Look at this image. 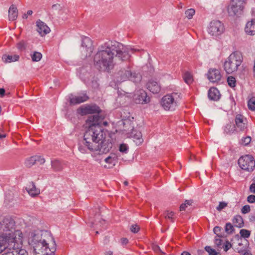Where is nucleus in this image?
<instances>
[{
  "label": "nucleus",
  "instance_id": "obj_1",
  "mask_svg": "<svg viewBox=\"0 0 255 255\" xmlns=\"http://www.w3.org/2000/svg\"><path fill=\"white\" fill-rule=\"evenodd\" d=\"M130 50L136 51L117 41L106 42L98 47L94 56V65L99 70L109 72L113 68L117 58L122 61L128 60Z\"/></svg>",
  "mask_w": 255,
  "mask_h": 255
},
{
  "label": "nucleus",
  "instance_id": "obj_2",
  "mask_svg": "<svg viewBox=\"0 0 255 255\" xmlns=\"http://www.w3.org/2000/svg\"><path fill=\"white\" fill-rule=\"evenodd\" d=\"M28 244L36 255H54L56 243L51 233L47 231H34L29 234Z\"/></svg>",
  "mask_w": 255,
  "mask_h": 255
},
{
  "label": "nucleus",
  "instance_id": "obj_3",
  "mask_svg": "<svg viewBox=\"0 0 255 255\" xmlns=\"http://www.w3.org/2000/svg\"><path fill=\"white\" fill-rule=\"evenodd\" d=\"M93 131H95L96 130L100 129L101 133H102V138L99 140H93L92 145H91L89 148L90 151H99L101 153H106L108 152L112 148L113 144L110 139H105V133L102 129L100 126L96 125H92Z\"/></svg>",
  "mask_w": 255,
  "mask_h": 255
},
{
  "label": "nucleus",
  "instance_id": "obj_4",
  "mask_svg": "<svg viewBox=\"0 0 255 255\" xmlns=\"http://www.w3.org/2000/svg\"><path fill=\"white\" fill-rule=\"evenodd\" d=\"M80 113L83 115L94 114L90 116L86 120L87 123L89 125V127L92 125H96L100 126L104 116L102 115L101 110L100 108L96 105H87L80 109Z\"/></svg>",
  "mask_w": 255,
  "mask_h": 255
},
{
  "label": "nucleus",
  "instance_id": "obj_5",
  "mask_svg": "<svg viewBox=\"0 0 255 255\" xmlns=\"http://www.w3.org/2000/svg\"><path fill=\"white\" fill-rule=\"evenodd\" d=\"M102 133L101 131L98 129L95 131H93L92 125L88 127L85 131L84 134V139L80 141L78 144V150L82 153H86L87 150H90L89 148L91 145H92L93 140H99L102 138Z\"/></svg>",
  "mask_w": 255,
  "mask_h": 255
},
{
  "label": "nucleus",
  "instance_id": "obj_6",
  "mask_svg": "<svg viewBox=\"0 0 255 255\" xmlns=\"http://www.w3.org/2000/svg\"><path fill=\"white\" fill-rule=\"evenodd\" d=\"M115 78L118 83L128 80L137 83L141 80V76L139 73L131 72L128 66L127 68H121L115 74Z\"/></svg>",
  "mask_w": 255,
  "mask_h": 255
},
{
  "label": "nucleus",
  "instance_id": "obj_7",
  "mask_svg": "<svg viewBox=\"0 0 255 255\" xmlns=\"http://www.w3.org/2000/svg\"><path fill=\"white\" fill-rule=\"evenodd\" d=\"M14 240L12 243V247H8L5 253L3 255H28L25 249H22L23 236L21 231H17L15 233Z\"/></svg>",
  "mask_w": 255,
  "mask_h": 255
},
{
  "label": "nucleus",
  "instance_id": "obj_8",
  "mask_svg": "<svg viewBox=\"0 0 255 255\" xmlns=\"http://www.w3.org/2000/svg\"><path fill=\"white\" fill-rule=\"evenodd\" d=\"M180 99V93L173 92L164 96L162 98L161 105L165 110L174 111Z\"/></svg>",
  "mask_w": 255,
  "mask_h": 255
},
{
  "label": "nucleus",
  "instance_id": "obj_9",
  "mask_svg": "<svg viewBox=\"0 0 255 255\" xmlns=\"http://www.w3.org/2000/svg\"><path fill=\"white\" fill-rule=\"evenodd\" d=\"M19 230H15V222L11 217H5L0 222V232L2 235L9 238Z\"/></svg>",
  "mask_w": 255,
  "mask_h": 255
},
{
  "label": "nucleus",
  "instance_id": "obj_10",
  "mask_svg": "<svg viewBox=\"0 0 255 255\" xmlns=\"http://www.w3.org/2000/svg\"><path fill=\"white\" fill-rule=\"evenodd\" d=\"M239 66V53L235 51L228 57L224 64V70L227 74H231L236 71Z\"/></svg>",
  "mask_w": 255,
  "mask_h": 255
},
{
  "label": "nucleus",
  "instance_id": "obj_11",
  "mask_svg": "<svg viewBox=\"0 0 255 255\" xmlns=\"http://www.w3.org/2000/svg\"><path fill=\"white\" fill-rule=\"evenodd\" d=\"M240 168L248 172L247 176L253 171L255 168V160L251 155H245L240 157Z\"/></svg>",
  "mask_w": 255,
  "mask_h": 255
},
{
  "label": "nucleus",
  "instance_id": "obj_12",
  "mask_svg": "<svg viewBox=\"0 0 255 255\" xmlns=\"http://www.w3.org/2000/svg\"><path fill=\"white\" fill-rule=\"evenodd\" d=\"M225 30L223 23L219 20H214L210 22L208 27V33L214 36H217L222 34Z\"/></svg>",
  "mask_w": 255,
  "mask_h": 255
},
{
  "label": "nucleus",
  "instance_id": "obj_13",
  "mask_svg": "<svg viewBox=\"0 0 255 255\" xmlns=\"http://www.w3.org/2000/svg\"><path fill=\"white\" fill-rule=\"evenodd\" d=\"M94 47L91 39L88 37H84L82 38L81 51L82 55L85 58L91 56Z\"/></svg>",
  "mask_w": 255,
  "mask_h": 255
},
{
  "label": "nucleus",
  "instance_id": "obj_14",
  "mask_svg": "<svg viewBox=\"0 0 255 255\" xmlns=\"http://www.w3.org/2000/svg\"><path fill=\"white\" fill-rule=\"evenodd\" d=\"M227 12L229 16L238 17L239 12V0H231L227 7Z\"/></svg>",
  "mask_w": 255,
  "mask_h": 255
},
{
  "label": "nucleus",
  "instance_id": "obj_15",
  "mask_svg": "<svg viewBox=\"0 0 255 255\" xmlns=\"http://www.w3.org/2000/svg\"><path fill=\"white\" fill-rule=\"evenodd\" d=\"M133 99L136 104H146L149 102V98L147 93L142 89H140L135 92Z\"/></svg>",
  "mask_w": 255,
  "mask_h": 255
},
{
  "label": "nucleus",
  "instance_id": "obj_16",
  "mask_svg": "<svg viewBox=\"0 0 255 255\" xmlns=\"http://www.w3.org/2000/svg\"><path fill=\"white\" fill-rule=\"evenodd\" d=\"M15 234L12 235L9 238L5 237L3 235H0V254L4 250L7 249L8 247H12L13 246L12 243L14 240Z\"/></svg>",
  "mask_w": 255,
  "mask_h": 255
},
{
  "label": "nucleus",
  "instance_id": "obj_17",
  "mask_svg": "<svg viewBox=\"0 0 255 255\" xmlns=\"http://www.w3.org/2000/svg\"><path fill=\"white\" fill-rule=\"evenodd\" d=\"M208 80L212 83H218L221 80L222 75L220 71L215 68H211L207 73Z\"/></svg>",
  "mask_w": 255,
  "mask_h": 255
},
{
  "label": "nucleus",
  "instance_id": "obj_18",
  "mask_svg": "<svg viewBox=\"0 0 255 255\" xmlns=\"http://www.w3.org/2000/svg\"><path fill=\"white\" fill-rule=\"evenodd\" d=\"M70 103L71 104H79L83 102H86L89 99V97L86 93H80L77 96L72 97L71 95L70 97Z\"/></svg>",
  "mask_w": 255,
  "mask_h": 255
},
{
  "label": "nucleus",
  "instance_id": "obj_19",
  "mask_svg": "<svg viewBox=\"0 0 255 255\" xmlns=\"http://www.w3.org/2000/svg\"><path fill=\"white\" fill-rule=\"evenodd\" d=\"M37 31L41 36H44L49 33L50 29L49 27L43 21L38 20L36 21Z\"/></svg>",
  "mask_w": 255,
  "mask_h": 255
},
{
  "label": "nucleus",
  "instance_id": "obj_20",
  "mask_svg": "<svg viewBox=\"0 0 255 255\" xmlns=\"http://www.w3.org/2000/svg\"><path fill=\"white\" fill-rule=\"evenodd\" d=\"M147 89L153 94L158 93L160 91V86L157 81L149 80L146 85Z\"/></svg>",
  "mask_w": 255,
  "mask_h": 255
},
{
  "label": "nucleus",
  "instance_id": "obj_21",
  "mask_svg": "<svg viewBox=\"0 0 255 255\" xmlns=\"http://www.w3.org/2000/svg\"><path fill=\"white\" fill-rule=\"evenodd\" d=\"M246 33L250 35L255 34V19L248 21L245 28Z\"/></svg>",
  "mask_w": 255,
  "mask_h": 255
},
{
  "label": "nucleus",
  "instance_id": "obj_22",
  "mask_svg": "<svg viewBox=\"0 0 255 255\" xmlns=\"http://www.w3.org/2000/svg\"><path fill=\"white\" fill-rule=\"evenodd\" d=\"M208 97L211 100H218L220 97L219 90L214 87L211 88L208 91Z\"/></svg>",
  "mask_w": 255,
  "mask_h": 255
},
{
  "label": "nucleus",
  "instance_id": "obj_23",
  "mask_svg": "<svg viewBox=\"0 0 255 255\" xmlns=\"http://www.w3.org/2000/svg\"><path fill=\"white\" fill-rule=\"evenodd\" d=\"M26 189L29 194L32 197L38 195L40 193L39 190L36 188V186L33 182H30Z\"/></svg>",
  "mask_w": 255,
  "mask_h": 255
},
{
  "label": "nucleus",
  "instance_id": "obj_24",
  "mask_svg": "<svg viewBox=\"0 0 255 255\" xmlns=\"http://www.w3.org/2000/svg\"><path fill=\"white\" fill-rule=\"evenodd\" d=\"M18 15V10L16 7L12 4L8 10V18L9 20H15Z\"/></svg>",
  "mask_w": 255,
  "mask_h": 255
},
{
  "label": "nucleus",
  "instance_id": "obj_25",
  "mask_svg": "<svg viewBox=\"0 0 255 255\" xmlns=\"http://www.w3.org/2000/svg\"><path fill=\"white\" fill-rule=\"evenodd\" d=\"M131 135L133 139V141L136 143V144L139 145L143 142V139L142 138V134L141 132L133 130L131 132Z\"/></svg>",
  "mask_w": 255,
  "mask_h": 255
},
{
  "label": "nucleus",
  "instance_id": "obj_26",
  "mask_svg": "<svg viewBox=\"0 0 255 255\" xmlns=\"http://www.w3.org/2000/svg\"><path fill=\"white\" fill-rule=\"evenodd\" d=\"M51 168L54 171H60L62 169L61 162L57 159H53L51 161Z\"/></svg>",
  "mask_w": 255,
  "mask_h": 255
},
{
  "label": "nucleus",
  "instance_id": "obj_27",
  "mask_svg": "<svg viewBox=\"0 0 255 255\" xmlns=\"http://www.w3.org/2000/svg\"><path fill=\"white\" fill-rule=\"evenodd\" d=\"M19 58V56L18 55H4L2 57L3 61L5 63H11L17 61L18 60Z\"/></svg>",
  "mask_w": 255,
  "mask_h": 255
},
{
  "label": "nucleus",
  "instance_id": "obj_28",
  "mask_svg": "<svg viewBox=\"0 0 255 255\" xmlns=\"http://www.w3.org/2000/svg\"><path fill=\"white\" fill-rule=\"evenodd\" d=\"M224 132L227 134L233 133L236 130V126L234 124L229 123L224 128Z\"/></svg>",
  "mask_w": 255,
  "mask_h": 255
},
{
  "label": "nucleus",
  "instance_id": "obj_29",
  "mask_svg": "<svg viewBox=\"0 0 255 255\" xmlns=\"http://www.w3.org/2000/svg\"><path fill=\"white\" fill-rule=\"evenodd\" d=\"M118 157L115 153H111L109 156L105 159V161L109 164H115Z\"/></svg>",
  "mask_w": 255,
  "mask_h": 255
},
{
  "label": "nucleus",
  "instance_id": "obj_30",
  "mask_svg": "<svg viewBox=\"0 0 255 255\" xmlns=\"http://www.w3.org/2000/svg\"><path fill=\"white\" fill-rule=\"evenodd\" d=\"M239 227L238 225H233L230 223H228L225 226V232L227 234H232L235 232V227Z\"/></svg>",
  "mask_w": 255,
  "mask_h": 255
},
{
  "label": "nucleus",
  "instance_id": "obj_31",
  "mask_svg": "<svg viewBox=\"0 0 255 255\" xmlns=\"http://www.w3.org/2000/svg\"><path fill=\"white\" fill-rule=\"evenodd\" d=\"M38 158V155H35L33 156H31L30 158H27L25 162V164L26 166L28 167H30L34 164L36 163V159Z\"/></svg>",
  "mask_w": 255,
  "mask_h": 255
},
{
  "label": "nucleus",
  "instance_id": "obj_32",
  "mask_svg": "<svg viewBox=\"0 0 255 255\" xmlns=\"http://www.w3.org/2000/svg\"><path fill=\"white\" fill-rule=\"evenodd\" d=\"M248 126V122L246 118L240 115V130L244 131L247 129Z\"/></svg>",
  "mask_w": 255,
  "mask_h": 255
},
{
  "label": "nucleus",
  "instance_id": "obj_33",
  "mask_svg": "<svg viewBox=\"0 0 255 255\" xmlns=\"http://www.w3.org/2000/svg\"><path fill=\"white\" fill-rule=\"evenodd\" d=\"M251 141V137L250 136H246L242 138L240 141V144L244 146H247Z\"/></svg>",
  "mask_w": 255,
  "mask_h": 255
},
{
  "label": "nucleus",
  "instance_id": "obj_34",
  "mask_svg": "<svg viewBox=\"0 0 255 255\" xmlns=\"http://www.w3.org/2000/svg\"><path fill=\"white\" fill-rule=\"evenodd\" d=\"M248 108L252 111H255V97L249 99L248 102Z\"/></svg>",
  "mask_w": 255,
  "mask_h": 255
},
{
  "label": "nucleus",
  "instance_id": "obj_35",
  "mask_svg": "<svg viewBox=\"0 0 255 255\" xmlns=\"http://www.w3.org/2000/svg\"><path fill=\"white\" fill-rule=\"evenodd\" d=\"M42 58V54L38 52H34L31 55V59L33 61L38 62Z\"/></svg>",
  "mask_w": 255,
  "mask_h": 255
},
{
  "label": "nucleus",
  "instance_id": "obj_36",
  "mask_svg": "<svg viewBox=\"0 0 255 255\" xmlns=\"http://www.w3.org/2000/svg\"><path fill=\"white\" fill-rule=\"evenodd\" d=\"M183 78L185 82L188 84L191 83L193 81L192 75L190 73L187 72L184 74Z\"/></svg>",
  "mask_w": 255,
  "mask_h": 255
},
{
  "label": "nucleus",
  "instance_id": "obj_37",
  "mask_svg": "<svg viewBox=\"0 0 255 255\" xmlns=\"http://www.w3.org/2000/svg\"><path fill=\"white\" fill-rule=\"evenodd\" d=\"M174 214H175V213L174 212L170 211L168 210L166 211L164 213V217L165 218L169 219L171 220V221L172 222H174L173 216H174Z\"/></svg>",
  "mask_w": 255,
  "mask_h": 255
},
{
  "label": "nucleus",
  "instance_id": "obj_38",
  "mask_svg": "<svg viewBox=\"0 0 255 255\" xmlns=\"http://www.w3.org/2000/svg\"><path fill=\"white\" fill-rule=\"evenodd\" d=\"M228 85L231 87L234 88L236 85V79L233 76H230L227 79Z\"/></svg>",
  "mask_w": 255,
  "mask_h": 255
},
{
  "label": "nucleus",
  "instance_id": "obj_39",
  "mask_svg": "<svg viewBox=\"0 0 255 255\" xmlns=\"http://www.w3.org/2000/svg\"><path fill=\"white\" fill-rule=\"evenodd\" d=\"M251 232L246 229L240 230V236L244 238H248L250 236Z\"/></svg>",
  "mask_w": 255,
  "mask_h": 255
},
{
  "label": "nucleus",
  "instance_id": "obj_40",
  "mask_svg": "<svg viewBox=\"0 0 255 255\" xmlns=\"http://www.w3.org/2000/svg\"><path fill=\"white\" fill-rule=\"evenodd\" d=\"M195 13V10L194 9L190 8V9H188V10H186L185 14L186 15V16L188 19H191L192 18L193 15H194Z\"/></svg>",
  "mask_w": 255,
  "mask_h": 255
},
{
  "label": "nucleus",
  "instance_id": "obj_41",
  "mask_svg": "<svg viewBox=\"0 0 255 255\" xmlns=\"http://www.w3.org/2000/svg\"><path fill=\"white\" fill-rule=\"evenodd\" d=\"M205 250L208 253L209 255H217L218 253L215 251V250L212 249L210 246H206L205 247Z\"/></svg>",
  "mask_w": 255,
  "mask_h": 255
},
{
  "label": "nucleus",
  "instance_id": "obj_42",
  "mask_svg": "<svg viewBox=\"0 0 255 255\" xmlns=\"http://www.w3.org/2000/svg\"><path fill=\"white\" fill-rule=\"evenodd\" d=\"M192 200H186L185 201V203H183L181 205H180V211H183V210H185L186 208L188 206H190L192 204Z\"/></svg>",
  "mask_w": 255,
  "mask_h": 255
},
{
  "label": "nucleus",
  "instance_id": "obj_43",
  "mask_svg": "<svg viewBox=\"0 0 255 255\" xmlns=\"http://www.w3.org/2000/svg\"><path fill=\"white\" fill-rule=\"evenodd\" d=\"M222 228L218 226H216L213 230V231L215 234L217 235V237L219 238L224 237V235L220 234V232L221 231Z\"/></svg>",
  "mask_w": 255,
  "mask_h": 255
},
{
  "label": "nucleus",
  "instance_id": "obj_44",
  "mask_svg": "<svg viewBox=\"0 0 255 255\" xmlns=\"http://www.w3.org/2000/svg\"><path fill=\"white\" fill-rule=\"evenodd\" d=\"M26 43L23 40H21V41H19L17 44V49H19V50H21V51L24 50L25 49V48H26Z\"/></svg>",
  "mask_w": 255,
  "mask_h": 255
},
{
  "label": "nucleus",
  "instance_id": "obj_45",
  "mask_svg": "<svg viewBox=\"0 0 255 255\" xmlns=\"http://www.w3.org/2000/svg\"><path fill=\"white\" fill-rule=\"evenodd\" d=\"M227 206V203L225 202H220L218 206L217 207L216 209L221 211L222 209H224Z\"/></svg>",
  "mask_w": 255,
  "mask_h": 255
},
{
  "label": "nucleus",
  "instance_id": "obj_46",
  "mask_svg": "<svg viewBox=\"0 0 255 255\" xmlns=\"http://www.w3.org/2000/svg\"><path fill=\"white\" fill-rule=\"evenodd\" d=\"M128 150V147L126 144H121L119 147V150L121 152L127 153Z\"/></svg>",
  "mask_w": 255,
  "mask_h": 255
},
{
  "label": "nucleus",
  "instance_id": "obj_47",
  "mask_svg": "<svg viewBox=\"0 0 255 255\" xmlns=\"http://www.w3.org/2000/svg\"><path fill=\"white\" fill-rule=\"evenodd\" d=\"M130 230L131 232L136 233L139 230V227L136 224H133L131 226Z\"/></svg>",
  "mask_w": 255,
  "mask_h": 255
},
{
  "label": "nucleus",
  "instance_id": "obj_48",
  "mask_svg": "<svg viewBox=\"0 0 255 255\" xmlns=\"http://www.w3.org/2000/svg\"><path fill=\"white\" fill-rule=\"evenodd\" d=\"M250 210H251L250 206L249 205H245L243 207V208L242 209V212L243 214H247L250 211Z\"/></svg>",
  "mask_w": 255,
  "mask_h": 255
},
{
  "label": "nucleus",
  "instance_id": "obj_49",
  "mask_svg": "<svg viewBox=\"0 0 255 255\" xmlns=\"http://www.w3.org/2000/svg\"><path fill=\"white\" fill-rule=\"evenodd\" d=\"M247 201L250 203H254L255 202V195H249L247 198Z\"/></svg>",
  "mask_w": 255,
  "mask_h": 255
},
{
  "label": "nucleus",
  "instance_id": "obj_50",
  "mask_svg": "<svg viewBox=\"0 0 255 255\" xmlns=\"http://www.w3.org/2000/svg\"><path fill=\"white\" fill-rule=\"evenodd\" d=\"M45 162V160L44 158L41 157L40 156H38V158L36 159V163L41 165L44 164Z\"/></svg>",
  "mask_w": 255,
  "mask_h": 255
},
{
  "label": "nucleus",
  "instance_id": "obj_51",
  "mask_svg": "<svg viewBox=\"0 0 255 255\" xmlns=\"http://www.w3.org/2000/svg\"><path fill=\"white\" fill-rule=\"evenodd\" d=\"M222 240L220 238H217V237L215 239V244L217 247H220L222 245Z\"/></svg>",
  "mask_w": 255,
  "mask_h": 255
},
{
  "label": "nucleus",
  "instance_id": "obj_52",
  "mask_svg": "<svg viewBox=\"0 0 255 255\" xmlns=\"http://www.w3.org/2000/svg\"><path fill=\"white\" fill-rule=\"evenodd\" d=\"M231 247V245L229 242H227L226 244L223 246V248L224 249V250L227 252L229 250Z\"/></svg>",
  "mask_w": 255,
  "mask_h": 255
},
{
  "label": "nucleus",
  "instance_id": "obj_53",
  "mask_svg": "<svg viewBox=\"0 0 255 255\" xmlns=\"http://www.w3.org/2000/svg\"><path fill=\"white\" fill-rule=\"evenodd\" d=\"M33 12L31 10H29L27 11L26 13H24L22 15V18L24 19H26L27 18L28 15H31L32 14Z\"/></svg>",
  "mask_w": 255,
  "mask_h": 255
},
{
  "label": "nucleus",
  "instance_id": "obj_54",
  "mask_svg": "<svg viewBox=\"0 0 255 255\" xmlns=\"http://www.w3.org/2000/svg\"><path fill=\"white\" fill-rule=\"evenodd\" d=\"M250 190L251 192L255 194V183H252L250 187Z\"/></svg>",
  "mask_w": 255,
  "mask_h": 255
},
{
  "label": "nucleus",
  "instance_id": "obj_55",
  "mask_svg": "<svg viewBox=\"0 0 255 255\" xmlns=\"http://www.w3.org/2000/svg\"><path fill=\"white\" fill-rule=\"evenodd\" d=\"M239 218V216L236 215L233 219V223L234 224V225H237V224L238 223Z\"/></svg>",
  "mask_w": 255,
  "mask_h": 255
},
{
  "label": "nucleus",
  "instance_id": "obj_56",
  "mask_svg": "<svg viewBox=\"0 0 255 255\" xmlns=\"http://www.w3.org/2000/svg\"><path fill=\"white\" fill-rule=\"evenodd\" d=\"M240 255H252V254L249 251H244L240 252Z\"/></svg>",
  "mask_w": 255,
  "mask_h": 255
},
{
  "label": "nucleus",
  "instance_id": "obj_57",
  "mask_svg": "<svg viewBox=\"0 0 255 255\" xmlns=\"http://www.w3.org/2000/svg\"><path fill=\"white\" fill-rule=\"evenodd\" d=\"M121 243L123 245H126L128 243V240L127 238H123L121 239Z\"/></svg>",
  "mask_w": 255,
  "mask_h": 255
},
{
  "label": "nucleus",
  "instance_id": "obj_58",
  "mask_svg": "<svg viewBox=\"0 0 255 255\" xmlns=\"http://www.w3.org/2000/svg\"><path fill=\"white\" fill-rule=\"evenodd\" d=\"M5 94V90L3 88H0V95L3 97Z\"/></svg>",
  "mask_w": 255,
  "mask_h": 255
},
{
  "label": "nucleus",
  "instance_id": "obj_59",
  "mask_svg": "<svg viewBox=\"0 0 255 255\" xmlns=\"http://www.w3.org/2000/svg\"><path fill=\"white\" fill-rule=\"evenodd\" d=\"M60 7V5L58 4H55L52 6V9H57Z\"/></svg>",
  "mask_w": 255,
  "mask_h": 255
},
{
  "label": "nucleus",
  "instance_id": "obj_60",
  "mask_svg": "<svg viewBox=\"0 0 255 255\" xmlns=\"http://www.w3.org/2000/svg\"><path fill=\"white\" fill-rule=\"evenodd\" d=\"M235 123L237 127H238V124L239 123V117L237 115L236 117Z\"/></svg>",
  "mask_w": 255,
  "mask_h": 255
},
{
  "label": "nucleus",
  "instance_id": "obj_61",
  "mask_svg": "<svg viewBox=\"0 0 255 255\" xmlns=\"http://www.w3.org/2000/svg\"><path fill=\"white\" fill-rule=\"evenodd\" d=\"M113 252L111 251H106L105 253V255H113Z\"/></svg>",
  "mask_w": 255,
  "mask_h": 255
},
{
  "label": "nucleus",
  "instance_id": "obj_62",
  "mask_svg": "<svg viewBox=\"0 0 255 255\" xmlns=\"http://www.w3.org/2000/svg\"><path fill=\"white\" fill-rule=\"evenodd\" d=\"M243 70H244V73H243V75H244V76H245V75H246L247 74H248V69H246V68L245 67L244 68V69H243Z\"/></svg>",
  "mask_w": 255,
  "mask_h": 255
},
{
  "label": "nucleus",
  "instance_id": "obj_63",
  "mask_svg": "<svg viewBox=\"0 0 255 255\" xmlns=\"http://www.w3.org/2000/svg\"><path fill=\"white\" fill-rule=\"evenodd\" d=\"M181 255H191L189 252L184 251L183 252Z\"/></svg>",
  "mask_w": 255,
  "mask_h": 255
},
{
  "label": "nucleus",
  "instance_id": "obj_64",
  "mask_svg": "<svg viewBox=\"0 0 255 255\" xmlns=\"http://www.w3.org/2000/svg\"><path fill=\"white\" fill-rule=\"evenodd\" d=\"M6 136V134H0V139L1 138H3V137H5Z\"/></svg>",
  "mask_w": 255,
  "mask_h": 255
}]
</instances>
